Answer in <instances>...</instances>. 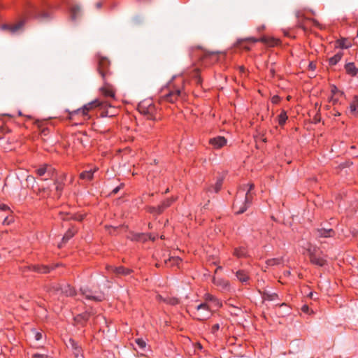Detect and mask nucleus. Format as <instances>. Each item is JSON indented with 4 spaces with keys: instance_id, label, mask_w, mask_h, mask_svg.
<instances>
[{
    "instance_id": "obj_1",
    "label": "nucleus",
    "mask_w": 358,
    "mask_h": 358,
    "mask_svg": "<svg viewBox=\"0 0 358 358\" xmlns=\"http://www.w3.org/2000/svg\"><path fill=\"white\" fill-rule=\"evenodd\" d=\"M253 188L254 184L251 183L244 185L242 189L238 190L233 206L236 213H243L251 204L252 199L251 191Z\"/></svg>"
},
{
    "instance_id": "obj_2",
    "label": "nucleus",
    "mask_w": 358,
    "mask_h": 358,
    "mask_svg": "<svg viewBox=\"0 0 358 358\" xmlns=\"http://www.w3.org/2000/svg\"><path fill=\"white\" fill-rule=\"evenodd\" d=\"M104 105V102L101 101L99 99H96L82 106L80 108L70 111L66 110L69 113V118L70 120L73 119L76 115H80L85 119L90 118V113L98 107H102Z\"/></svg>"
},
{
    "instance_id": "obj_3",
    "label": "nucleus",
    "mask_w": 358,
    "mask_h": 358,
    "mask_svg": "<svg viewBox=\"0 0 358 358\" xmlns=\"http://www.w3.org/2000/svg\"><path fill=\"white\" fill-rule=\"evenodd\" d=\"M47 292L49 293L50 296H53L58 299L62 296H73L76 294L75 289L69 284L63 285H52L49 287H47Z\"/></svg>"
},
{
    "instance_id": "obj_4",
    "label": "nucleus",
    "mask_w": 358,
    "mask_h": 358,
    "mask_svg": "<svg viewBox=\"0 0 358 358\" xmlns=\"http://www.w3.org/2000/svg\"><path fill=\"white\" fill-rule=\"evenodd\" d=\"M110 62L106 57L99 56L98 60V69L100 75L104 80V86L99 90H109L112 86L106 81L108 76L111 74L110 71Z\"/></svg>"
},
{
    "instance_id": "obj_5",
    "label": "nucleus",
    "mask_w": 358,
    "mask_h": 358,
    "mask_svg": "<svg viewBox=\"0 0 358 358\" xmlns=\"http://www.w3.org/2000/svg\"><path fill=\"white\" fill-rule=\"evenodd\" d=\"M308 254L310 261L313 264L318 266H324L327 264V259L324 255L319 250L315 248H309Z\"/></svg>"
},
{
    "instance_id": "obj_6",
    "label": "nucleus",
    "mask_w": 358,
    "mask_h": 358,
    "mask_svg": "<svg viewBox=\"0 0 358 358\" xmlns=\"http://www.w3.org/2000/svg\"><path fill=\"white\" fill-rule=\"evenodd\" d=\"M193 314L195 319L205 320L210 317L212 311L208 304L201 303L195 308Z\"/></svg>"
},
{
    "instance_id": "obj_7",
    "label": "nucleus",
    "mask_w": 358,
    "mask_h": 358,
    "mask_svg": "<svg viewBox=\"0 0 358 358\" xmlns=\"http://www.w3.org/2000/svg\"><path fill=\"white\" fill-rule=\"evenodd\" d=\"M55 169L47 164H43L36 170L38 176L41 178L43 176H45L44 178H41L42 180L52 179L55 174Z\"/></svg>"
},
{
    "instance_id": "obj_8",
    "label": "nucleus",
    "mask_w": 358,
    "mask_h": 358,
    "mask_svg": "<svg viewBox=\"0 0 358 358\" xmlns=\"http://www.w3.org/2000/svg\"><path fill=\"white\" fill-rule=\"evenodd\" d=\"M81 294L87 300H92L94 301H101L105 299L104 294L102 292H94L87 287L80 288Z\"/></svg>"
},
{
    "instance_id": "obj_9",
    "label": "nucleus",
    "mask_w": 358,
    "mask_h": 358,
    "mask_svg": "<svg viewBox=\"0 0 358 358\" xmlns=\"http://www.w3.org/2000/svg\"><path fill=\"white\" fill-rule=\"evenodd\" d=\"M243 41H250V42H252V43H256L257 41H261V42H262V43H265L266 45H268L270 46H274V45H277L278 42V41L277 39H275L273 38L266 37V36H263V37H262L259 39L251 37V38H245V39L238 40V45H242L241 43Z\"/></svg>"
},
{
    "instance_id": "obj_10",
    "label": "nucleus",
    "mask_w": 358,
    "mask_h": 358,
    "mask_svg": "<svg viewBox=\"0 0 358 358\" xmlns=\"http://www.w3.org/2000/svg\"><path fill=\"white\" fill-rule=\"evenodd\" d=\"M138 109L140 113L145 115H152L155 107L151 100H144L138 103Z\"/></svg>"
},
{
    "instance_id": "obj_11",
    "label": "nucleus",
    "mask_w": 358,
    "mask_h": 358,
    "mask_svg": "<svg viewBox=\"0 0 358 358\" xmlns=\"http://www.w3.org/2000/svg\"><path fill=\"white\" fill-rule=\"evenodd\" d=\"M227 143V140L224 136H217L209 139V145L211 146L212 149L215 150L223 148Z\"/></svg>"
},
{
    "instance_id": "obj_12",
    "label": "nucleus",
    "mask_w": 358,
    "mask_h": 358,
    "mask_svg": "<svg viewBox=\"0 0 358 358\" xmlns=\"http://www.w3.org/2000/svg\"><path fill=\"white\" fill-rule=\"evenodd\" d=\"M92 316L91 312H85L81 314L77 315L74 317V321L77 325H80L82 327L85 326L87 322L90 320V317Z\"/></svg>"
},
{
    "instance_id": "obj_13",
    "label": "nucleus",
    "mask_w": 358,
    "mask_h": 358,
    "mask_svg": "<svg viewBox=\"0 0 358 358\" xmlns=\"http://www.w3.org/2000/svg\"><path fill=\"white\" fill-rule=\"evenodd\" d=\"M336 234V232L332 229H317L315 231V235L319 238H329L334 237Z\"/></svg>"
},
{
    "instance_id": "obj_14",
    "label": "nucleus",
    "mask_w": 358,
    "mask_h": 358,
    "mask_svg": "<svg viewBox=\"0 0 358 358\" xmlns=\"http://www.w3.org/2000/svg\"><path fill=\"white\" fill-rule=\"evenodd\" d=\"M183 91H169L168 93L162 96V98L164 101H166L169 102H174L178 96L182 95V92Z\"/></svg>"
},
{
    "instance_id": "obj_15",
    "label": "nucleus",
    "mask_w": 358,
    "mask_h": 358,
    "mask_svg": "<svg viewBox=\"0 0 358 358\" xmlns=\"http://www.w3.org/2000/svg\"><path fill=\"white\" fill-rule=\"evenodd\" d=\"M213 282L215 285L220 287V290L222 292L229 291L230 289V285L228 280L213 278Z\"/></svg>"
},
{
    "instance_id": "obj_16",
    "label": "nucleus",
    "mask_w": 358,
    "mask_h": 358,
    "mask_svg": "<svg viewBox=\"0 0 358 358\" xmlns=\"http://www.w3.org/2000/svg\"><path fill=\"white\" fill-rule=\"evenodd\" d=\"M203 299L205 300L204 303H206L207 304L208 303H212L217 308L222 306L221 301L217 297L209 293L205 294Z\"/></svg>"
},
{
    "instance_id": "obj_17",
    "label": "nucleus",
    "mask_w": 358,
    "mask_h": 358,
    "mask_svg": "<svg viewBox=\"0 0 358 358\" xmlns=\"http://www.w3.org/2000/svg\"><path fill=\"white\" fill-rule=\"evenodd\" d=\"M182 262V259L178 256H171L168 259L164 261L165 264L170 266H176L179 268L180 264Z\"/></svg>"
},
{
    "instance_id": "obj_18",
    "label": "nucleus",
    "mask_w": 358,
    "mask_h": 358,
    "mask_svg": "<svg viewBox=\"0 0 358 358\" xmlns=\"http://www.w3.org/2000/svg\"><path fill=\"white\" fill-rule=\"evenodd\" d=\"M23 24H24L23 22H18L15 24H13V25L3 24L2 26V29H8L11 33L15 34L22 29Z\"/></svg>"
},
{
    "instance_id": "obj_19",
    "label": "nucleus",
    "mask_w": 358,
    "mask_h": 358,
    "mask_svg": "<svg viewBox=\"0 0 358 358\" xmlns=\"http://www.w3.org/2000/svg\"><path fill=\"white\" fill-rule=\"evenodd\" d=\"M157 299L159 301H163V302H164L167 304L171 305V306L177 305L179 303V300L176 297H171V296L163 297L161 295H158L157 296Z\"/></svg>"
},
{
    "instance_id": "obj_20",
    "label": "nucleus",
    "mask_w": 358,
    "mask_h": 358,
    "mask_svg": "<svg viewBox=\"0 0 358 358\" xmlns=\"http://www.w3.org/2000/svg\"><path fill=\"white\" fill-rule=\"evenodd\" d=\"M345 70L346 73L352 76H355L358 72V69L355 66V64L352 62H349L345 64Z\"/></svg>"
},
{
    "instance_id": "obj_21",
    "label": "nucleus",
    "mask_w": 358,
    "mask_h": 358,
    "mask_svg": "<svg viewBox=\"0 0 358 358\" xmlns=\"http://www.w3.org/2000/svg\"><path fill=\"white\" fill-rule=\"evenodd\" d=\"M236 277L237 279L244 283L247 282L249 280L248 273L245 270H238L236 272Z\"/></svg>"
},
{
    "instance_id": "obj_22",
    "label": "nucleus",
    "mask_w": 358,
    "mask_h": 358,
    "mask_svg": "<svg viewBox=\"0 0 358 358\" xmlns=\"http://www.w3.org/2000/svg\"><path fill=\"white\" fill-rule=\"evenodd\" d=\"M350 110L355 116H358V96H354L350 104Z\"/></svg>"
},
{
    "instance_id": "obj_23",
    "label": "nucleus",
    "mask_w": 358,
    "mask_h": 358,
    "mask_svg": "<svg viewBox=\"0 0 358 358\" xmlns=\"http://www.w3.org/2000/svg\"><path fill=\"white\" fill-rule=\"evenodd\" d=\"M96 169L94 170L85 171L80 174V178L85 180H91L93 178L94 173Z\"/></svg>"
},
{
    "instance_id": "obj_24",
    "label": "nucleus",
    "mask_w": 358,
    "mask_h": 358,
    "mask_svg": "<svg viewBox=\"0 0 358 358\" xmlns=\"http://www.w3.org/2000/svg\"><path fill=\"white\" fill-rule=\"evenodd\" d=\"M112 270L117 274H121L124 275H128L131 273V270L129 268H124L123 266L112 267Z\"/></svg>"
},
{
    "instance_id": "obj_25",
    "label": "nucleus",
    "mask_w": 358,
    "mask_h": 358,
    "mask_svg": "<svg viewBox=\"0 0 358 358\" xmlns=\"http://www.w3.org/2000/svg\"><path fill=\"white\" fill-rule=\"evenodd\" d=\"M222 182H223V178L222 177L218 178L217 179L215 185L213 187H210L208 189V191H209V192L213 191L215 193L218 192L222 187Z\"/></svg>"
},
{
    "instance_id": "obj_26",
    "label": "nucleus",
    "mask_w": 358,
    "mask_h": 358,
    "mask_svg": "<svg viewBox=\"0 0 358 358\" xmlns=\"http://www.w3.org/2000/svg\"><path fill=\"white\" fill-rule=\"evenodd\" d=\"M32 268L34 271L40 273H47L50 271V268L47 266L34 265L32 266Z\"/></svg>"
},
{
    "instance_id": "obj_27",
    "label": "nucleus",
    "mask_w": 358,
    "mask_h": 358,
    "mask_svg": "<svg viewBox=\"0 0 358 358\" xmlns=\"http://www.w3.org/2000/svg\"><path fill=\"white\" fill-rule=\"evenodd\" d=\"M62 218L65 220H69L71 219L78 220V221H82L84 219L83 215H70L69 214L62 215Z\"/></svg>"
},
{
    "instance_id": "obj_28",
    "label": "nucleus",
    "mask_w": 358,
    "mask_h": 358,
    "mask_svg": "<svg viewBox=\"0 0 358 358\" xmlns=\"http://www.w3.org/2000/svg\"><path fill=\"white\" fill-rule=\"evenodd\" d=\"M81 11L80 8L78 6H74L71 8V17L72 20H76L79 16Z\"/></svg>"
},
{
    "instance_id": "obj_29",
    "label": "nucleus",
    "mask_w": 358,
    "mask_h": 358,
    "mask_svg": "<svg viewBox=\"0 0 358 358\" xmlns=\"http://www.w3.org/2000/svg\"><path fill=\"white\" fill-rule=\"evenodd\" d=\"M234 255L238 258L245 257L247 255L246 249L243 247L236 248Z\"/></svg>"
},
{
    "instance_id": "obj_30",
    "label": "nucleus",
    "mask_w": 358,
    "mask_h": 358,
    "mask_svg": "<svg viewBox=\"0 0 358 358\" xmlns=\"http://www.w3.org/2000/svg\"><path fill=\"white\" fill-rule=\"evenodd\" d=\"M76 231V230L73 227L70 228L66 231V233L64 235V236L62 238V242L63 243L67 242L71 238H72L73 236Z\"/></svg>"
},
{
    "instance_id": "obj_31",
    "label": "nucleus",
    "mask_w": 358,
    "mask_h": 358,
    "mask_svg": "<svg viewBox=\"0 0 358 358\" xmlns=\"http://www.w3.org/2000/svg\"><path fill=\"white\" fill-rule=\"evenodd\" d=\"M283 262L282 258H272L266 260V263L269 266L281 264Z\"/></svg>"
},
{
    "instance_id": "obj_32",
    "label": "nucleus",
    "mask_w": 358,
    "mask_h": 358,
    "mask_svg": "<svg viewBox=\"0 0 358 358\" xmlns=\"http://www.w3.org/2000/svg\"><path fill=\"white\" fill-rule=\"evenodd\" d=\"M343 54L341 52H338L336 54L334 57H331L329 59V63L330 65L334 66L336 65L342 58Z\"/></svg>"
},
{
    "instance_id": "obj_33",
    "label": "nucleus",
    "mask_w": 358,
    "mask_h": 358,
    "mask_svg": "<svg viewBox=\"0 0 358 358\" xmlns=\"http://www.w3.org/2000/svg\"><path fill=\"white\" fill-rule=\"evenodd\" d=\"M296 17L298 19V20H297L298 26L299 27L303 29L304 30H306V27L303 24V20H306V18L303 15H301L300 12L296 13Z\"/></svg>"
},
{
    "instance_id": "obj_34",
    "label": "nucleus",
    "mask_w": 358,
    "mask_h": 358,
    "mask_svg": "<svg viewBox=\"0 0 358 358\" xmlns=\"http://www.w3.org/2000/svg\"><path fill=\"white\" fill-rule=\"evenodd\" d=\"M287 120V115L285 110H282L280 114L278 116V122L280 126H282L285 124Z\"/></svg>"
},
{
    "instance_id": "obj_35",
    "label": "nucleus",
    "mask_w": 358,
    "mask_h": 358,
    "mask_svg": "<svg viewBox=\"0 0 358 358\" xmlns=\"http://www.w3.org/2000/svg\"><path fill=\"white\" fill-rule=\"evenodd\" d=\"M54 184L55 185V189L57 193V195H58V196H60L63 190V188H64L63 181H59V180H56L55 181Z\"/></svg>"
},
{
    "instance_id": "obj_36",
    "label": "nucleus",
    "mask_w": 358,
    "mask_h": 358,
    "mask_svg": "<svg viewBox=\"0 0 358 358\" xmlns=\"http://www.w3.org/2000/svg\"><path fill=\"white\" fill-rule=\"evenodd\" d=\"M134 341L138 349L144 350L145 348L146 343L143 338H136Z\"/></svg>"
},
{
    "instance_id": "obj_37",
    "label": "nucleus",
    "mask_w": 358,
    "mask_h": 358,
    "mask_svg": "<svg viewBox=\"0 0 358 358\" xmlns=\"http://www.w3.org/2000/svg\"><path fill=\"white\" fill-rule=\"evenodd\" d=\"M72 343V347L74 350L73 351V353L74 355H76V357H78L80 355V352H81V349L79 346L77 345L76 343H75V342L73 341H70Z\"/></svg>"
},
{
    "instance_id": "obj_38",
    "label": "nucleus",
    "mask_w": 358,
    "mask_h": 358,
    "mask_svg": "<svg viewBox=\"0 0 358 358\" xmlns=\"http://www.w3.org/2000/svg\"><path fill=\"white\" fill-rule=\"evenodd\" d=\"M264 299L268 301H275L278 299V296L275 293L266 294L264 296Z\"/></svg>"
},
{
    "instance_id": "obj_39",
    "label": "nucleus",
    "mask_w": 358,
    "mask_h": 358,
    "mask_svg": "<svg viewBox=\"0 0 358 358\" xmlns=\"http://www.w3.org/2000/svg\"><path fill=\"white\" fill-rule=\"evenodd\" d=\"M174 201V199L173 198H169V199H167L166 200H164L162 203L161 205L162 206V207L166 209L168 207H169L172 203Z\"/></svg>"
},
{
    "instance_id": "obj_40",
    "label": "nucleus",
    "mask_w": 358,
    "mask_h": 358,
    "mask_svg": "<svg viewBox=\"0 0 358 358\" xmlns=\"http://www.w3.org/2000/svg\"><path fill=\"white\" fill-rule=\"evenodd\" d=\"M103 92H104V96L106 99H115V91H103Z\"/></svg>"
},
{
    "instance_id": "obj_41",
    "label": "nucleus",
    "mask_w": 358,
    "mask_h": 358,
    "mask_svg": "<svg viewBox=\"0 0 358 358\" xmlns=\"http://www.w3.org/2000/svg\"><path fill=\"white\" fill-rule=\"evenodd\" d=\"M301 310H302L303 313H307V314H311V313H313V310H310V308H309L308 305H303L301 307Z\"/></svg>"
},
{
    "instance_id": "obj_42",
    "label": "nucleus",
    "mask_w": 358,
    "mask_h": 358,
    "mask_svg": "<svg viewBox=\"0 0 358 358\" xmlns=\"http://www.w3.org/2000/svg\"><path fill=\"white\" fill-rule=\"evenodd\" d=\"M100 320L105 321L104 317L101 315H96L93 318V324H96L99 322Z\"/></svg>"
},
{
    "instance_id": "obj_43",
    "label": "nucleus",
    "mask_w": 358,
    "mask_h": 358,
    "mask_svg": "<svg viewBox=\"0 0 358 358\" xmlns=\"http://www.w3.org/2000/svg\"><path fill=\"white\" fill-rule=\"evenodd\" d=\"M148 211L152 214L157 215V208L155 206L148 207Z\"/></svg>"
},
{
    "instance_id": "obj_44",
    "label": "nucleus",
    "mask_w": 358,
    "mask_h": 358,
    "mask_svg": "<svg viewBox=\"0 0 358 358\" xmlns=\"http://www.w3.org/2000/svg\"><path fill=\"white\" fill-rule=\"evenodd\" d=\"M220 329V324H215L211 328V333L215 334L216 332Z\"/></svg>"
},
{
    "instance_id": "obj_45",
    "label": "nucleus",
    "mask_w": 358,
    "mask_h": 358,
    "mask_svg": "<svg viewBox=\"0 0 358 358\" xmlns=\"http://www.w3.org/2000/svg\"><path fill=\"white\" fill-rule=\"evenodd\" d=\"M280 100V98L279 96L278 95H275V96H273L272 98H271V102L274 104H277Z\"/></svg>"
},
{
    "instance_id": "obj_46",
    "label": "nucleus",
    "mask_w": 358,
    "mask_h": 358,
    "mask_svg": "<svg viewBox=\"0 0 358 358\" xmlns=\"http://www.w3.org/2000/svg\"><path fill=\"white\" fill-rule=\"evenodd\" d=\"M33 358H48V357L43 354L36 353L33 355Z\"/></svg>"
},
{
    "instance_id": "obj_47",
    "label": "nucleus",
    "mask_w": 358,
    "mask_h": 358,
    "mask_svg": "<svg viewBox=\"0 0 358 358\" xmlns=\"http://www.w3.org/2000/svg\"><path fill=\"white\" fill-rule=\"evenodd\" d=\"M12 218H10L8 217H6L3 221V224H9L12 222Z\"/></svg>"
},
{
    "instance_id": "obj_48",
    "label": "nucleus",
    "mask_w": 358,
    "mask_h": 358,
    "mask_svg": "<svg viewBox=\"0 0 358 358\" xmlns=\"http://www.w3.org/2000/svg\"><path fill=\"white\" fill-rule=\"evenodd\" d=\"M345 40H342L341 42H340V46L342 48H348L349 47V45L348 44H346L345 43Z\"/></svg>"
},
{
    "instance_id": "obj_49",
    "label": "nucleus",
    "mask_w": 358,
    "mask_h": 358,
    "mask_svg": "<svg viewBox=\"0 0 358 358\" xmlns=\"http://www.w3.org/2000/svg\"><path fill=\"white\" fill-rule=\"evenodd\" d=\"M157 208V215L161 214L165 209L162 207V206L160 204Z\"/></svg>"
},
{
    "instance_id": "obj_50",
    "label": "nucleus",
    "mask_w": 358,
    "mask_h": 358,
    "mask_svg": "<svg viewBox=\"0 0 358 358\" xmlns=\"http://www.w3.org/2000/svg\"><path fill=\"white\" fill-rule=\"evenodd\" d=\"M122 186H123V184H120L119 186H117L115 189H113L112 192L113 194H117L120 191V189L122 187Z\"/></svg>"
},
{
    "instance_id": "obj_51",
    "label": "nucleus",
    "mask_w": 358,
    "mask_h": 358,
    "mask_svg": "<svg viewBox=\"0 0 358 358\" xmlns=\"http://www.w3.org/2000/svg\"><path fill=\"white\" fill-rule=\"evenodd\" d=\"M8 209H9V208L7 205L3 204V203H0V210L6 211Z\"/></svg>"
},
{
    "instance_id": "obj_52",
    "label": "nucleus",
    "mask_w": 358,
    "mask_h": 358,
    "mask_svg": "<svg viewBox=\"0 0 358 358\" xmlns=\"http://www.w3.org/2000/svg\"><path fill=\"white\" fill-rule=\"evenodd\" d=\"M311 21H312L313 24L315 26H316V27H319V28H320V29L322 28V27H321V24H320L317 20H314V19H312V20H311Z\"/></svg>"
},
{
    "instance_id": "obj_53",
    "label": "nucleus",
    "mask_w": 358,
    "mask_h": 358,
    "mask_svg": "<svg viewBox=\"0 0 358 358\" xmlns=\"http://www.w3.org/2000/svg\"><path fill=\"white\" fill-rule=\"evenodd\" d=\"M35 338L37 341L41 340L42 338V334L39 332L36 333Z\"/></svg>"
},
{
    "instance_id": "obj_54",
    "label": "nucleus",
    "mask_w": 358,
    "mask_h": 358,
    "mask_svg": "<svg viewBox=\"0 0 358 358\" xmlns=\"http://www.w3.org/2000/svg\"><path fill=\"white\" fill-rule=\"evenodd\" d=\"M239 71L241 74H245L246 73V69L244 66H240Z\"/></svg>"
},
{
    "instance_id": "obj_55",
    "label": "nucleus",
    "mask_w": 358,
    "mask_h": 358,
    "mask_svg": "<svg viewBox=\"0 0 358 358\" xmlns=\"http://www.w3.org/2000/svg\"><path fill=\"white\" fill-rule=\"evenodd\" d=\"M309 69L314 70L315 69V64L313 62H310Z\"/></svg>"
},
{
    "instance_id": "obj_56",
    "label": "nucleus",
    "mask_w": 358,
    "mask_h": 358,
    "mask_svg": "<svg viewBox=\"0 0 358 358\" xmlns=\"http://www.w3.org/2000/svg\"><path fill=\"white\" fill-rule=\"evenodd\" d=\"M108 229H109V233H110V234H113V232L111 230L115 231V228H114V227H111V226H110V227H108Z\"/></svg>"
},
{
    "instance_id": "obj_57",
    "label": "nucleus",
    "mask_w": 358,
    "mask_h": 358,
    "mask_svg": "<svg viewBox=\"0 0 358 358\" xmlns=\"http://www.w3.org/2000/svg\"><path fill=\"white\" fill-rule=\"evenodd\" d=\"M264 28H265V27L264 25H262L261 27H257V31H261L264 30Z\"/></svg>"
},
{
    "instance_id": "obj_58",
    "label": "nucleus",
    "mask_w": 358,
    "mask_h": 358,
    "mask_svg": "<svg viewBox=\"0 0 358 358\" xmlns=\"http://www.w3.org/2000/svg\"><path fill=\"white\" fill-rule=\"evenodd\" d=\"M42 17H45V18H47V17H48V13H45V12H43V13H42Z\"/></svg>"
},
{
    "instance_id": "obj_59",
    "label": "nucleus",
    "mask_w": 358,
    "mask_h": 358,
    "mask_svg": "<svg viewBox=\"0 0 358 358\" xmlns=\"http://www.w3.org/2000/svg\"><path fill=\"white\" fill-rule=\"evenodd\" d=\"M29 179H32L33 180H34V178H33L31 176H28L27 178V180L29 181Z\"/></svg>"
},
{
    "instance_id": "obj_60",
    "label": "nucleus",
    "mask_w": 358,
    "mask_h": 358,
    "mask_svg": "<svg viewBox=\"0 0 358 358\" xmlns=\"http://www.w3.org/2000/svg\"><path fill=\"white\" fill-rule=\"evenodd\" d=\"M196 81L197 83H200L201 82V79L199 78H196Z\"/></svg>"
},
{
    "instance_id": "obj_61",
    "label": "nucleus",
    "mask_w": 358,
    "mask_h": 358,
    "mask_svg": "<svg viewBox=\"0 0 358 358\" xmlns=\"http://www.w3.org/2000/svg\"><path fill=\"white\" fill-rule=\"evenodd\" d=\"M96 7L97 8H100L101 7V3H96Z\"/></svg>"
},
{
    "instance_id": "obj_62",
    "label": "nucleus",
    "mask_w": 358,
    "mask_h": 358,
    "mask_svg": "<svg viewBox=\"0 0 358 358\" xmlns=\"http://www.w3.org/2000/svg\"><path fill=\"white\" fill-rule=\"evenodd\" d=\"M313 292H310V294H309V296L312 298V297H313Z\"/></svg>"
},
{
    "instance_id": "obj_63",
    "label": "nucleus",
    "mask_w": 358,
    "mask_h": 358,
    "mask_svg": "<svg viewBox=\"0 0 358 358\" xmlns=\"http://www.w3.org/2000/svg\"><path fill=\"white\" fill-rule=\"evenodd\" d=\"M243 48L246 49V50H250V48L247 46H243Z\"/></svg>"
},
{
    "instance_id": "obj_64",
    "label": "nucleus",
    "mask_w": 358,
    "mask_h": 358,
    "mask_svg": "<svg viewBox=\"0 0 358 358\" xmlns=\"http://www.w3.org/2000/svg\"><path fill=\"white\" fill-rule=\"evenodd\" d=\"M169 192V189L168 188V189H166L165 193H167Z\"/></svg>"
}]
</instances>
